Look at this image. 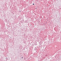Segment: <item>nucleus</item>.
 Segmentation results:
<instances>
[{
	"mask_svg": "<svg viewBox=\"0 0 61 61\" xmlns=\"http://www.w3.org/2000/svg\"><path fill=\"white\" fill-rule=\"evenodd\" d=\"M33 5H34V4H33Z\"/></svg>",
	"mask_w": 61,
	"mask_h": 61,
	"instance_id": "f257e3e1",
	"label": "nucleus"
}]
</instances>
